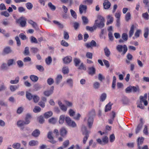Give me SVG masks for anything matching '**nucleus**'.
<instances>
[{
	"label": "nucleus",
	"instance_id": "obj_61",
	"mask_svg": "<svg viewBox=\"0 0 149 149\" xmlns=\"http://www.w3.org/2000/svg\"><path fill=\"white\" fill-rule=\"evenodd\" d=\"M41 110L40 107L38 106H36L33 109V111L35 113H38Z\"/></svg>",
	"mask_w": 149,
	"mask_h": 149
},
{
	"label": "nucleus",
	"instance_id": "obj_25",
	"mask_svg": "<svg viewBox=\"0 0 149 149\" xmlns=\"http://www.w3.org/2000/svg\"><path fill=\"white\" fill-rule=\"evenodd\" d=\"M83 21V24L86 25L88 23V18L85 16H82L81 17Z\"/></svg>",
	"mask_w": 149,
	"mask_h": 149
},
{
	"label": "nucleus",
	"instance_id": "obj_4",
	"mask_svg": "<svg viewBox=\"0 0 149 149\" xmlns=\"http://www.w3.org/2000/svg\"><path fill=\"white\" fill-rule=\"evenodd\" d=\"M140 91V89L139 86H130L127 87L125 89V91L127 93H129L132 92L134 93L138 92Z\"/></svg>",
	"mask_w": 149,
	"mask_h": 149
},
{
	"label": "nucleus",
	"instance_id": "obj_32",
	"mask_svg": "<svg viewBox=\"0 0 149 149\" xmlns=\"http://www.w3.org/2000/svg\"><path fill=\"white\" fill-rule=\"evenodd\" d=\"M62 78V76L61 75H58L56 79V83L57 84H59L61 81Z\"/></svg>",
	"mask_w": 149,
	"mask_h": 149
},
{
	"label": "nucleus",
	"instance_id": "obj_12",
	"mask_svg": "<svg viewBox=\"0 0 149 149\" xmlns=\"http://www.w3.org/2000/svg\"><path fill=\"white\" fill-rule=\"evenodd\" d=\"M93 119L92 117H88L87 119V125L89 128L90 129L92 127L93 124Z\"/></svg>",
	"mask_w": 149,
	"mask_h": 149
},
{
	"label": "nucleus",
	"instance_id": "obj_63",
	"mask_svg": "<svg viewBox=\"0 0 149 149\" xmlns=\"http://www.w3.org/2000/svg\"><path fill=\"white\" fill-rule=\"evenodd\" d=\"M70 12L71 15L72 17L75 19H76L77 17V15L75 12L72 9L70 10Z\"/></svg>",
	"mask_w": 149,
	"mask_h": 149
},
{
	"label": "nucleus",
	"instance_id": "obj_41",
	"mask_svg": "<svg viewBox=\"0 0 149 149\" xmlns=\"http://www.w3.org/2000/svg\"><path fill=\"white\" fill-rule=\"evenodd\" d=\"M15 64V62L14 60L13 59L9 60L8 61L7 64L9 66Z\"/></svg>",
	"mask_w": 149,
	"mask_h": 149
},
{
	"label": "nucleus",
	"instance_id": "obj_19",
	"mask_svg": "<svg viewBox=\"0 0 149 149\" xmlns=\"http://www.w3.org/2000/svg\"><path fill=\"white\" fill-rule=\"evenodd\" d=\"M58 104L59 105L62 111H66L67 109V107L64 104H63L61 101L58 102Z\"/></svg>",
	"mask_w": 149,
	"mask_h": 149
},
{
	"label": "nucleus",
	"instance_id": "obj_57",
	"mask_svg": "<svg viewBox=\"0 0 149 149\" xmlns=\"http://www.w3.org/2000/svg\"><path fill=\"white\" fill-rule=\"evenodd\" d=\"M131 17V14L130 13L128 12L125 15V19L126 21H128Z\"/></svg>",
	"mask_w": 149,
	"mask_h": 149
},
{
	"label": "nucleus",
	"instance_id": "obj_26",
	"mask_svg": "<svg viewBox=\"0 0 149 149\" xmlns=\"http://www.w3.org/2000/svg\"><path fill=\"white\" fill-rule=\"evenodd\" d=\"M104 51L105 55L107 57H108L110 55L111 52L109 49L107 47H105L104 49Z\"/></svg>",
	"mask_w": 149,
	"mask_h": 149
},
{
	"label": "nucleus",
	"instance_id": "obj_8",
	"mask_svg": "<svg viewBox=\"0 0 149 149\" xmlns=\"http://www.w3.org/2000/svg\"><path fill=\"white\" fill-rule=\"evenodd\" d=\"M54 88V86H51L49 90H47L44 92V95L47 97L49 96L53 93Z\"/></svg>",
	"mask_w": 149,
	"mask_h": 149
},
{
	"label": "nucleus",
	"instance_id": "obj_29",
	"mask_svg": "<svg viewBox=\"0 0 149 149\" xmlns=\"http://www.w3.org/2000/svg\"><path fill=\"white\" fill-rule=\"evenodd\" d=\"M53 114V113L52 111H49L45 113L44 116L46 118H47L51 116Z\"/></svg>",
	"mask_w": 149,
	"mask_h": 149
},
{
	"label": "nucleus",
	"instance_id": "obj_17",
	"mask_svg": "<svg viewBox=\"0 0 149 149\" xmlns=\"http://www.w3.org/2000/svg\"><path fill=\"white\" fill-rule=\"evenodd\" d=\"M31 118V116L29 114H27L25 118V121H24L25 125L29 124L30 123V119Z\"/></svg>",
	"mask_w": 149,
	"mask_h": 149
},
{
	"label": "nucleus",
	"instance_id": "obj_46",
	"mask_svg": "<svg viewBox=\"0 0 149 149\" xmlns=\"http://www.w3.org/2000/svg\"><path fill=\"white\" fill-rule=\"evenodd\" d=\"M63 36L64 39L66 40H68L69 38V34L67 32L64 31L63 32Z\"/></svg>",
	"mask_w": 149,
	"mask_h": 149
},
{
	"label": "nucleus",
	"instance_id": "obj_64",
	"mask_svg": "<svg viewBox=\"0 0 149 149\" xmlns=\"http://www.w3.org/2000/svg\"><path fill=\"white\" fill-rule=\"evenodd\" d=\"M61 44L63 46L67 47L68 46V44L64 40H62L61 42Z\"/></svg>",
	"mask_w": 149,
	"mask_h": 149
},
{
	"label": "nucleus",
	"instance_id": "obj_31",
	"mask_svg": "<svg viewBox=\"0 0 149 149\" xmlns=\"http://www.w3.org/2000/svg\"><path fill=\"white\" fill-rule=\"evenodd\" d=\"M12 51L11 50L10 47H5L3 50L4 53L6 54H8L12 52Z\"/></svg>",
	"mask_w": 149,
	"mask_h": 149
},
{
	"label": "nucleus",
	"instance_id": "obj_62",
	"mask_svg": "<svg viewBox=\"0 0 149 149\" xmlns=\"http://www.w3.org/2000/svg\"><path fill=\"white\" fill-rule=\"evenodd\" d=\"M63 72L64 74H66L68 73L69 69L68 67H64L63 68Z\"/></svg>",
	"mask_w": 149,
	"mask_h": 149
},
{
	"label": "nucleus",
	"instance_id": "obj_2",
	"mask_svg": "<svg viewBox=\"0 0 149 149\" xmlns=\"http://www.w3.org/2000/svg\"><path fill=\"white\" fill-rule=\"evenodd\" d=\"M81 130L83 135H85L83 139V143H85L89 137L88 134L90 132L87 130L86 127L83 125L82 126Z\"/></svg>",
	"mask_w": 149,
	"mask_h": 149
},
{
	"label": "nucleus",
	"instance_id": "obj_5",
	"mask_svg": "<svg viewBox=\"0 0 149 149\" xmlns=\"http://www.w3.org/2000/svg\"><path fill=\"white\" fill-rule=\"evenodd\" d=\"M26 19L24 17H21L16 20V22L17 23L19 24L22 27H24L26 25Z\"/></svg>",
	"mask_w": 149,
	"mask_h": 149
},
{
	"label": "nucleus",
	"instance_id": "obj_45",
	"mask_svg": "<svg viewBox=\"0 0 149 149\" xmlns=\"http://www.w3.org/2000/svg\"><path fill=\"white\" fill-rule=\"evenodd\" d=\"M45 62L46 64L49 65L52 62V58L50 56H49L47 58H46Z\"/></svg>",
	"mask_w": 149,
	"mask_h": 149
},
{
	"label": "nucleus",
	"instance_id": "obj_39",
	"mask_svg": "<svg viewBox=\"0 0 149 149\" xmlns=\"http://www.w3.org/2000/svg\"><path fill=\"white\" fill-rule=\"evenodd\" d=\"M30 39V41L31 43H38V42L37 39L35 37L33 36H31V37Z\"/></svg>",
	"mask_w": 149,
	"mask_h": 149
},
{
	"label": "nucleus",
	"instance_id": "obj_23",
	"mask_svg": "<svg viewBox=\"0 0 149 149\" xmlns=\"http://www.w3.org/2000/svg\"><path fill=\"white\" fill-rule=\"evenodd\" d=\"M61 135L63 136L66 135L67 133V131L64 127H62L60 130Z\"/></svg>",
	"mask_w": 149,
	"mask_h": 149
},
{
	"label": "nucleus",
	"instance_id": "obj_56",
	"mask_svg": "<svg viewBox=\"0 0 149 149\" xmlns=\"http://www.w3.org/2000/svg\"><path fill=\"white\" fill-rule=\"evenodd\" d=\"M8 64L4 63L1 65V68L3 70H6L8 69Z\"/></svg>",
	"mask_w": 149,
	"mask_h": 149
},
{
	"label": "nucleus",
	"instance_id": "obj_30",
	"mask_svg": "<svg viewBox=\"0 0 149 149\" xmlns=\"http://www.w3.org/2000/svg\"><path fill=\"white\" fill-rule=\"evenodd\" d=\"M19 87V85H11L10 87V90L12 92L15 91L16 89H17Z\"/></svg>",
	"mask_w": 149,
	"mask_h": 149
},
{
	"label": "nucleus",
	"instance_id": "obj_52",
	"mask_svg": "<svg viewBox=\"0 0 149 149\" xmlns=\"http://www.w3.org/2000/svg\"><path fill=\"white\" fill-rule=\"evenodd\" d=\"M56 121L57 120H56V119L54 118H52L49 120V123H50L52 124H55L56 122Z\"/></svg>",
	"mask_w": 149,
	"mask_h": 149
},
{
	"label": "nucleus",
	"instance_id": "obj_40",
	"mask_svg": "<svg viewBox=\"0 0 149 149\" xmlns=\"http://www.w3.org/2000/svg\"><path fill=\"white\" fill-rule=\"evenodd\" d=\"M107 95L105 93H102L100 97V101L101 102L104 101L106 99Z\"/></svg>",
	"mask_w": 149,
	"mask_h": 149
},
{
	"label": "nucleus",
	"instance_id": "obj_15",
	"mask_svg": "<svg viewBox=\"0 0 149 149\" xmlns=\"http://www.w3.org/2000/svg\"><path fill=\"white\" fill-rule=\"evenodd\" d=\"M87 7L86 6L81 5L79 6V13L81 14L83 13V12H86Z\"/></svg>",
	"mask_w": 149,
	"mask_h": 149
},
{
	"label": "nucleus",
	"instance_id": "obj_37",
	"mask_svg": "<svg viewBox=\"0 0 149 149\" xmlns=\"http://www.w3.org/2000/svg\"><path fill=\"white\" fill-rule=\"evenodd\" d=\"M17 124L18 127H21L25 125L24 121L22 120H19L18 121L17 123Z\"/></svg>",
	"mask_w": 149,
	"mask_h": 149
},
{
	"label": "nucleus",
	"instance_id": "obj_43",
	"mask_svg": "<svg viewBox=\"0 0 149 149\" xmlns=\"http://www.w3.org/2000/svg\"><path fill=\"white\" fill-rule=\"evenodd\" d=\"M32 99L34 102L37 103L39 100L40 98L38 95H34L33 96Z\"/></svg>",
	"mask_w": 149,
	"mask_h": 149
},
{
	"label": "nucleus",
	"instance_id": "obj_35",
	"mask_svg": "<svg viewBox=\"0 0 149 149\" xmlns=\"http://www.w3.org/2000/svg\"><path fill=\"white\" fill-rule=\"evenodd\" d=\"M65 117V116L63 115H61L60 116L59 120V122L60 124H62L64 123Z\"/></svg>",
	"mask_w": 149,
	"mask_h": 149
},
{
	"label": "nucleus",
	"instance_id": "obj_21",
	"mask_svg": "<svg viewBox=\"0 0 149 149\" xmlns=\"http://www.w3.org/2000/svg\"><path fill=\"white\" fill-rule=\"evenodd\" d=\"M40 133V131L38 129L34 130L32 133V135L34 137H38Z\"/></svg>",
	"mask_w": 149,
	"mask_h": 149
},
{
	"label": "nucleus",
	"instance_id": "obj_53",
	"mask_svg": "<svg viewBox=\"0 0 149 149\" xmlns=\"http://www.w3.org/2000/svg\"><path fill=\"white\" fill-rule=\"evenodd\" d=\"M100 84L98 82H95L93 84V87L95 89H98L100 87Z\"/></svg>",
	"mask_w": 149,
	"mask_h": 149
},
{
	"label": "nucleus",
	"instance_id": "obj_38",
	"mask_svg": "<svg viewBox=\"0 0 149 149\" xmlns=\"http://www.w3.org/2000/svg\"><path fill=\"white\" fill-rule=\"evenodd\" d=\"M67 83L68 85L70 87H72L73 86V81L71 79H68L67 80Z\"/></svg>",
	"mask_w": 149,
	"mask_h": 149
},
{
	"label": "nucleus",
	"instance_id": "obj_59",
	"mask_svg": "<svg viewBox=\"0 0 149 149\" xmlns=\"http://www.w3.org/2000/svg\"><path fill=\"white\" fill-rule=\"evenodd\" d=\"M111 109V105L109 103L106 105L105 111V112H107L108 111L110 110Z\"/></svg>",
	"mask_w": 149,
	"mask_h": 149
},
{
	"label": "nucleus",
	"instance_id": "obj_24",
	"mask_svg": "<svg viewBox=\"0 0 149 149\" xmlns=\"http://www.w3.org/2000/svg\"><path fill=\"white\" fill-rule=\"evenodd\" d=\"M134 25L131 26L130 30L129 32V36L130 37H131L134 34Z\"/></svg>",
	"mask_w": 149,
	"mask_h": 149
},
{
	"label": "nucleus",
	"instance_id": "obj_55",
	"mask_svg": "<svg viewBox=\"0 0 149 149\" xmlns=\"http://www.w3.org/2000/svg\"><path fill=\"white\" fill-rule=\"evenodd\" d=\"M1 15L6 17H8L10 16V14L7 11H4L1 12Z\"/></svg>",
	"mask_w": 149,
	"mask_h": 149
},
{
	"label": "nucleus",
	"instance_id": "obj_11",
	"mask_svg": "<svg viewBox=\"0 0 149 149\" xmlns=\"http://www.w3.org/2000/svg\"><path fill=\"white\" fill-rule=\"evenodd\" d=\"M122 39L119 40V42L120 43H123L124 41H126L128 40V36L125 33H123L122 35Z\"/></svg>",
	"mask_w": 149,
	"mask_h": 149
},
{
	"label": "nucleus",
	"instance_id": "obj_10",
	"mask_svg": "<svg viewBox=\"0 0 149 149\" xmlns=\"http://www.w3.org/2000/svg\"><path fill=\"white\" fill-rule=\"evenodd\" d=\"M143 124L144 123L143 122L142 119H141L140 123L138 124L137 128L136 129L135 132L136 134H137L140 132V131L141 129Z\"/></svg>",
	"mask_w": 149,
	"mask_h": 149
},
{
	"label": "nucleus",
	"instance_id": "obj_6",
	"mask_svg": "<svg viewBox=\"0 0 149 149\" xmlns=\"http://www.w3.org/2000/svg\"><path fill=\"white\" fill-rule=\"evenodd\" d=\"M65 121L67 124L70 126L73 127H75L77 126L75 123L71 120L70 118L69 117H66L65 118Z\"/></svg>",
	"mask_w": 149,
	"mask_h": 149
},
{
	"label": "nucleus",
	"instance_id": "obj_28",
	"mask_svg": "<svg viewBox=\"0 0 149 149\" xmlns=\"http://www.w3.org/2000/svg\"><path fill=\"white\" fill-rule=\"evenodd\" d=\"M31 79L33 82H36L38 79V77L35 75H32L30 76Z\"/></svg>",
	"mask_w": 149,
	"mask_h": 149
},
{
	"label": "nucleus",
	"instance_id": "obj_48",
	"mask_svg": "<svg viewBox=\"0 0 149 149\" xmlns=\"http://www.w3.org/2000/svg\"><path fill=\"white\" fill-rule=\"evenodd\" d=\"M2 24L6 26L9 25L10 24V22L7 20V19H3Z\"/></svg>",
	"mask_w": 149,
	"mask_h": 149
},
{
	"label": "nucleus",
	"instance_id": "obj_36",
	"mask_svg": "<svg viewBox=\"0 0 149 149\" xmlns=\"http://www.w3.org/2000/svg\"><path fill=\"white\" fill-rule=\"evenodd\" d=\"M19 80V77H17L15 78V80H11L10 81V83L12 84H17Z\"/></svg>",
	"mask_w": 149,
	"mask_h": 149
},
{
	"label": "nucleus",
	"instance_id": "obj_44",
	"mask_svg": "<svg viewBox=\"0 0 149 149\" xmlns=\"http://www.w3.org/2000/svg\"><path fill=\"white\" fill-rule=\"evenodd\" d=\"M148 126L146 125H145L144 126V128L143 130V134L146 135H148Z\"/></svg>",
	"mask_w": 149,
	"mask_h": 149
},
{
	"label": "nucleus",
	"instance_id": "obj_7",
	"mask_svg": "<svg viewBox=\"0 0 149 149\" xmlns=\"http://www.w3.org/2000/svg\"><path fill=\"white\" fill-rule=\"evenodd\" d=\"M97 141L102 145H104L108 142V138L107 136H105L102 138V139H98L96 140Z\"/></svg>",
	"mask_w": 149,
	"mask_h": 149
},
{
	"label": "nucleus",
	"instance_id": "obj_34",
	"mask_svg": "<svg viewBox=\"0 0 149 149\" xmlns=\"http://www.w3.org/2000/svg\"><path fill=\"white\" fill-rule=\"evenodd\" d=\"M53 22L54 24L58 26L59 28L61 29H63V25L59 22L56 20H53Z\"/></svg>",
	"mask_w": 149,
	"mask_h": 149
},
{
	"label": "nucleus",
	"instance_id": "obj_33",
	"mask_svg": "<svg viewBox=\"0 0 149 149\" xmlns=\"http://www.w3.org/2000/svg\"><path fill=\"white\" fill-rule=\"evenodd\" d=\"M109 40L111 42H112L114 40V38L113 36L112 32H110L108 34Z\"/></svg>",
	"mask_w": 149,
	"mask_h": 149
},
{
	"label": "nucleus",
	"instance_id": "obj_18",
	"mask_svg": "<svg viewBox=\"0 0 149 149\" xmlns=\"http://www.w3.org/2000/svg\"><path fill=\"white\" fill-rule=\"evenodd\" d=\"M107 21L106 24L107 25L111 24L113 22V18L112 16L110 15H109L107 16Z\"/></svg>",
	"mask_w": 149,
	"mask_h": 149
},
{
	"label": "nucleus",
	"instance_id": "obj_50",
	"mask_svg": "<svg viewBox=\"0 0 149 149\" xmlns=\"http://www.w3.org/2000/svg\"><path fill=\"white\" fill-rule=\"evenodd\" d=\"M144 140V138L143 137H139L137 139L138 144L141 145Z\"/></svg>",
	"mask_w": 149,
	"mask_h": 149
},
{
	"label": "nucleus",
	"instance_id": "obj_1",
	"mask_svg": "<svg viewBox=\"0 0 149 149\" xmlns=\"http://www.w3.org/2000/svg\"><path fill=\"white\" fill-rule=\"evenodd\" d=\"M97 19L95 21L94 25L95 29L97 28L102 29L105 26V20L104 18L100 15L97 16Z\"/></svg>",
	"mask_w": 149,
	"mask_h": 149
},
{
	"label": "nucleus",
	"instance_id": "obj_49",
	"mask_svg": "<svg viewBox=\"0 0 149 149\" xmlns=\"http://www.w3.org/2000/svg\"><path fill=\"white\" fill-rule=\"evenodd\" d=\"M48 6L52 10H54L56 9L55 6L53 5L51 2H49L48 3Z\"/></svg>",
	"mask_w": 149,
	"mask_h": 149
},
{
	"label": "nucleus",
	"instance_id": "obj_58",
	"mask_svg": "<svg viewBox=\"0 0 149 149\" xmlns=\"http://www.w3.org/2000/svg\"><path fill=\"white\" fill-rule=\"evenodd\" d=\"M20 146V144L18 143H15L13 145V147L14 148L19 149Z\"/></svg>",
	"mask_w": 149,
	"mask_h": 149
},
{
	"label": "nucleus",
	"instance_id": "obj_22",
	"mask_svg": "<svg viewBox=\"0 0 149 149\" xmlns=\"http://www.w3.org/2000/svg\"><path fill=\"white\" fill-rule=\"evenodd\" d=\"M89 70L88 73L89 74L93 75L95 73V70L94 66H92L89 68Z\"/></svg>",
	"mask_w": 149,
	"mask_h": 149
},
{
	"label": "nucleus",
	"instance_id": "obj_47",
	"mask_svg": "<svg viewBox=\"0 0 149 149\" xmlns=\"http://www.w3.org/2000/svg\"><path fill=\"white\" fill-rule=\"evenodd\" d=\"M26 6L27 8L29 10L31 9L33 7L32 4L30 2H28L26 3Z\"/></svg>",
	"mask_w": 149,
	"mask_h": 149
},
{
	"label": "nucleus",
	"instance_id": "obj_16",
	"mask_svg": "<svg viewBox=\"0 0 149 149\" xmlns=\"http://www.w3.org/2000/svg\"><path fill=\"white\" fill-rule=\"evenodd\" d=\"M127 59L125 61L126 63L128 64L130 63V62L132 60L133 58L132 56L130 53H128L126 56Z\"/></svg>",
	"mask_w": 149,
	"mask_h": 149
},
{
	"label": "nucleus",
	"instance_id": "obj_42",
	"mask_svg": "<svg viewBox=\"0 0 149 149\" xmlns=\"http://www.w3.org/2000/svg\"><path fill=\"white\" fill-rule=\"evenodd\" d=\"M145 33L144 34V36L145 38L147 37L149 33V30L148 27L146 28L145 29Z\"/></svg>",
	"mask_w": 149,
	"mask_h": 149
},
{
	"label": "nucleus",
	"instance_id": "obj_9",
	"mask_svg": "<svg viewBox=\"0 0 149 149\" xmlns=\"http://www.w3.org/2000/svg\"><path fill=\"white\" fill-rule=\"evenodd\" d=\"M96 43L94 40H93L91 42L86 43L85 44V46L88 48H92L93 47H96Z\"/></svg>",
	"mask_w": 149,
	"mask_h": 149
},
{
	"label": "nucleus",
	"instance_id": "obj_13",
	"mask_svg": "<svg viewBox=\"0 0 149 149\" xmlns=\"http://www.w3.org/2000/svg\"><path fill=\"white\" fill-rule=\"evenodd\" d=\"M104 8L105 9H109L111 6L110 2L108 0H105L103 3Z\"/></svg>",
	"mask_w": 149,
	"mask_h": 149
},
{
	"label": "nucleus",
	"instance_id": "obj_20",
	"mask_svg": "<svg viewBox=\"0 0 149 149\" xmlns=\"http://www.w3.org/2000/svg\"><path fill=\"white\" fill-rule=\"evenodd\" d=\"M38 144V141L34 140L30 141L29 143V145L31 146H37Z\"/></svg>",
	"mask_w": 149,
	"mask_h": 149
},
{
	"label": "nucleus",
	"instance_id": "obj_27",
	"mask_svg": "<svg viewBox=\"0 0 149 149\" xmlns=\"http://www.w3.org/2000/svg\"><path fill=\"white\" fill-rule=\"evenodd\" d=\"M26 96L27 99L29 100H31L32 99L33 95L31 93L26 92Z\"/></svg>",
	"mask_w": 149,
	"mask_h": 149
},
{
	"label": "nucleus",
	"instance_id": "obj_14",
	"mask_svg": "<svg viewBox=\"0 0 149 149\" xmlns=\"http://www.w3.org/2000/svg\"><path fill=\"white\" fill-rule=\"evenodd\" d=\"M72 60V57L70 56H67L65 57L63 59V62L65 64L70 63Z\"/></svg>",
	"mask_w": 149,
	"mask_h": 149
},
{
	"label": "nucleus",
	"instance_id": "obj_3",
	"mask_svg": "<svg viewBox=\"0 0 149 149\" xmlns=\"http://www.w3.org/2000/svg\"><path fill=\"white\" fill-rule=\"evenodd\" d=\"M116 49L119 52H122V54L123 55H124L127 50V46L125 45H124L123 46L121 45H118L116 46Z\"/></svg>",
	"mask_w": 149,
	"mask_h": 149
},
{
	"label": "nucleus",
	"instance_id": "obj_60",
	"mask_svg": "<svg viewBox=\"0 0 149 149\" xmlns=\"http://www.w3.org/2000/svg\"><path fill=\"white\" fill-rule=\"evenodd\" d=\"M47 82L49 85H51L54 83V80L52 78H49L47 79Z\"/></svg>",
	"mask_w": 149,
	"mask_h": 149
},
{
	"label": "nucleus",
	"instance_id": "obj_54",
	"mask_svg": "<svg viewBox=\"0 0 149 149\" xmlns=\"http://www.w3.org/2000/svg\"><path fill=\"white\" fill-rule=\"evenodd\" d=\"M95 115V111L94 110H92L88 114V117H92L94 116Z\"/></svg>",
	"mask_w": 149,
	"mask_h": 149
},
{
	"label": "nucleus",
	"instance_id": "obj_51",
	"mask_svg": "<svg viewBox=\"0 0 149 149\" xmlns=\"http://www.w3.org/2000/svg\"><path fill=\"white\" fill-rule=\"evenodd\" d=\"M74 64L76 66H77L80 63L81 61L80 59L77 58H75L74 59Z\"/></svg>",
	"mask_w": 149,
	"mask_h": 149
}]
</instances>
